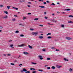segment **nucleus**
Wrapping results in <instances>:
<instances>
[{
    "mask_svg": "<svg viewBox=\"0 0 73 73\" xmlns=\"http://www.w3.org/2000/svg\"><path fill=\"white\" fill-rule=\"evenodd\" d=\"M13 44H11L10 46V47H13Z\"/></svg>",
    "mask_w": 73,
    "mask_h": 73,
    "instance_id": "nucleus-33",
    "label": "nucleus"
},
{
    "mask_svg": "<svg viewBox=\"0 0 73 73\" xmlns=\"http://www.w3.org/2000/svg\"><path fill=\"white\" fill-rule=\"evenodd\" d=\"M39 26H40V27H43V25H40Z\"/></svg>",
    "mask_w": 73,
    "mask_h": 73,
    "instance_id": "nucleus-49",
    "label": "nucleus"
},
{
    "mask_svg": "<svg viewBox=\"0 0 73 73\" xmlns=\"http://www.w3.org/2000/svg\"><path fill=\"white\" fill-rule=\"evenodd\" d=\"M72 68H70V69L69 70V72H72Z\"/></svg>",
    "mask_w": 73,
    "mask_h": 73,
    "instance_id": "nucleus-21",
    "label": "nucleus"
},
{
    "mask_svg": "<svg viewBox=\"0 0 73 73\" xmlns=\"http://www.w3.org/2000/svg\"><path fill=\"white\" fill-rule=\"evenodd\" d=\"M44 19H47L48 17H44Z\"/></svg>",
    "mask_w": 73,
    "mask_h": 73,
    "instance_id": "nucleus-40",
    "label": "nucleus"
},
{
    "mask_svg": "<svg viewBox=\"0 0 73 73\" xmlns=\"http://www.w3.org/2000/svg\"><path fill=\"white\" fill-rule=\"evenodd\" d=\"M69 17H73V16L72 15H70L69 16Z\"/></svg>",
    "mask_w": 73,
    "mask_h": 73,
    "instance_id": "nucleus-27",
    "label": "nucleus"
},
{
    "mask_svg": "<svg viewBox=\"0 0 73 73\" xmlns=\"http://www.w3.org/2000/svg\"><path fill=\"white\" fill-rule=\"evenodd\" d=\"M25 73H30V71H27L25 72Z\"/></svg>",
    "mask_w": 73,
    "mask_h": 73,
    "instance_id": "nucleus-28",
    "label": "nucleus"
},
{
    "mask_svg": "<svg viewBox=\"0 0 73 73\" xmlns=\"http://www.w3.org/2000/svg\"><path fill=\"white\" fill-rule=\"evenodd\" d=\"M3 18H4V19H7L8 18V17L7 16H5V17H4Z\"/></svg>",
    "mask_w": 73,
    "mask_h": 73,
    "instance_id": "nucleus-8",
    "label": "nucleus"
},
{
    "mask_svg": "<svg viewBox=\"0 0 73 73\" xmlns=\"http://www.w3.org/2000/svg\"><path fill=\"white\" fill-rule=\"evenodd\" d=\"M51 68L52 69H56V67H54V66H52Z\"/></svg>",
    "mask_w": 73,
    "mask_h": 73,
    "instance_id": "nucleus-11",
    "label": "nucleus"
},
{
    "mask_svg": "<svg viewBox=\"0 0 73 73\" xmlns=\"http://www.w3.org/2000/svg\"><path fill=\"white\" fill-rule=\"evenodd\" d=\"M11 65H14L15 64L14 63H11Z\"/></svg>",
    "mask_w": 73,
    "mask_h": 73,
    "instance_id": "nucleus-36",
    "label": "nucleus"
},
{
    "mask_svg": "<svg viewBox=\"0 0 73 73\" xmlns=\"http://www.w3.org/2000/svg\"><path fill=\"white\" fill-rule=\"evenodd\" d=\"M52 37H51V36H48L47 38H48V39H49V38H52Z\"/></svg>",
    "mask_w": 73,
    "mask_h": 73,
    "instance_id": "nucleus-29",
    "label": "nucleus"
},
{
    "mask_svg": "<svg viewBox=\"0 0 73 73\" xmlns=\"http://www.w3.org/2000/svg\"><path fill=\"white\" fill-rule=\"evenodd\" d=\"M14 62H17V61L15 60V61H14Z\"/></svg>",
    "mask_w": 73,
    "mask_h": 73,
    "instance_id": "nucleus-51",
    "label": "nucleus"
},
{
    "mask_svg": "<svg viewBox=\"0 0 73 73\" xmlns=\"http://www.w3.org/2000/svg\"><path fill=\"white\" fill-rule=\"evenodd\" d=\"M4 13H6L7 15H8V12L7 11H4Z\"/></svg>",
    "mask_w": 73,
    "mask_h": 73,
    "instance_id": "nucleus-18",
    "label": "nucleus"
},
{
    "mask_svg": "<svg viewBox=\"0 0 73 73\" xmlns=\"http://www.w3.org/2000/svg\"><path fill=\"white\" fill-rule=\"evenodd\" d=\"M64 61H69V60L68 59H66L65 58H64Z\"/></svg>",
    "mask_w": 73,
    "mask_h": 73,
    "instance_id": "nucleus-4",
    "label": "nucleus"
},
{
    "mask_svg": "<svg viewBox=\"0 0 73 73\" xmlns=\"http://www.w3.org/2000/svg\"><path fill=\"white\" fill-rule=\"evenodd\" d=\"M12 21H15V20H16V19H12Z\"/></svg>",
    "mask_w": 73,
    "mask_h": 73,
    "instance_id": "nucleus-32",
    "label": "nucleus"
},
{
    "mask_svg": "<svg viewBox=\"0 0 73 73\" xmlns=\"http://www.w3.org/2000/svg\"><path fill=\"white\" fill-rule=\"evenodd\" d=\"M61 67H62V66H56V68H60Z\"/></svg>",
    "mask_w": 73,
    "mask_h": 73,
    "instance_id": "nucleus-5",
    "label": "nucleus"
},
{
    "mask_svg": "<svg viewBox=\"0 0 73 73\" xmlns=\"http://www.w3.org/2000/svg\"><path fill=\"white\" fill-rule=\"evenodd\" d=\"M51 34H52L51 33H48L46 35V36H48V35H51Z\"/></svg>",
    "mask_w": 73,
    "mask_h": 73,
    "instance_id": "nucleus-19",
    "label": "nucleus"
},
{
    "mask_svg": "<svg viewBox=\"0 0 73 73\" xmlns=\"http://www.w3.org/2000/svg\"><path fill=\"white\" fill-rule=\"evenodd\" d=\"M28 7H31V6L29 5H27Z\"/></svg>",
    "mask_w": 73,
    "mask_h": 73,
    "instance_id": "nucleus-57",
    "label": "nucleus"
},
{
    "mask_svg": "<svg viewBox=\"0 0 73 73\" xmlns=\"http://www.w3.org/2000/svg\"><path fill=\"white\" fill-rule=\"evenodd\" d=\"M16 10H18V8H15Z\"/></svg>",
    "mask_w": 73,
    "mask_h": 73,
    "instance_id": "nucleus-58",
    "label": "nucleus"
},
{
    "mask_svg": "<svg viewBox=\"0 0 73 73\" xmlns=\"http://www.w3.org/2000/svg\"><path fill=\"white\" fill-rule=\"evenodd\" d=\"M39 38H40V39H42V38H43V36H39Z\"/></svg>",
    "mask_w": 73,
    "mask_h": 73,
    "instance_id": "nucleus-13",
    "label": "nucleus"
},
{
    "mask_svg": "<svg viewBox=\"0 0 73 73\" xmlns=\"http://www.w3.org/2000/svg\"><path fill=\"white\" fill-rule=\"evenodd\" d=\"M24 35L23 34L20 35V36L21 37H24Z\"/></svg>",
    "mask_w": 73,
    "mask_h": 73,
    "instance_id": "nucleus-24",
    "label": "nucleus"
},
{
    "mask_svg": "<svg viewBox=\"0 0 73 73\" xmlns=\"http://www.w3.org/2000/svg\"><path fill=\"white\" fill-rule=\"evenodd\" d=\"M42 51H44V52H45V49L44 48L42 49Z\"/></svg>",
    "mask_w": 73,
    "mask_h": 73,
    "instance_id": "nucleus-42",
    "label": "nucleus"
},
{
    "mask_svg": "<svg viewBox=\"0 0 73 73\" xmlns=\"http://www.w3.org/2000/svg\"><path fill=\"white\" fill-rule=\"evenodd\" d=\"M38 58H40V60H43V58L42 57V56H41L40 55H39L38 56Z\"/></svg>",
    "mask_w": 73,
    "mask_h": 73,
    "instance_id": "nucleus-2",
    "label": "nucleus"
},
{
    "mask_svg": "<svg viewBox=\"0 0 73 73\" xmlns=\"http://www.w3.org/2000/svg\"><path fill=\"white\" fill-rule=\"evenodd\" d=\"M35 20H36V21H37V20H38V18H35Z\"/></svg>",
    "mask_w": 73,
    "mask_h": 73,
    "instance_id": "nucleus-31",
    "label": "nucleus"
},
{
    "mask_svg": "<svg viewBox=\"0 0 73 73\" xmlns=\"http://www.w3.org/2000/svg\"><path fill=\"white\" fill-rule=\"evenodd\" d=\"M16 8V7H13V9H15Z\"/></svg>",
    "mask_w": 73,
    "mask_h": 73,
    "instance_id": "nucleus-55",
    "label": "nucleus"
},
{
    "mask_svg": "<svg viewBox=\"0 0 73 73\" xmlns=\"http://www.w3.org/2000/svg\"><path fill=\"white\" fill-rule=\"evenodd\" d=\"M23 71L24 72H27V70L25 68H23Z\"/></svg>",
    "mask_w": 73,
    "mask_h": 73,
    "instance_id": "nucleus-14",
    "label": "nucleus"
},
{
    "mask_svg": "<svg viewBox=\"0 0 73 73\" xmlns=\"http://www.w3.org/2000/svg\"><path fill=\"white\" fill-rule=\"evenodd\" d=\"M19 25H22V26H23V24H22L21 23L19 24Z\"/></svg>",
    "mask_w": 73,
    "mask_h": 73,
    "instance_id": "nucleus-39",
    "label": "nucleus"
},
{
    "mask_svg": "<svg viewBox=\"0 0 73 73\" xmlns=\"http://www.w3.org/2000/svg\"><path fill=\"white\" fill-rule=\"evenodd\" d=\"M48 24H49V25H53V24H50L49 23H48Z\"/></svg>",
    "mask_w": 73,
    "mask_h": 73,
    "instance_id": "nucleus-44",
    "label": "nucleus"
},
{
    "mask_svg": "<svg viewBox=\"0 0 73 73\" xmlns=\"http://www.w3.org/2000/svg\"><path fill=\"white\" fill-rule=\"evenodd\" d=\"M36 73V71L33 72V73Z\"/></svg>",
    "mask_w": 73,
    "mask_h": 73,
    "instance_id": "nucleus-48",
    "label": "nucleus"
},
{
    "mask_svg": "<svg viewBox=\"0 0 73 73\" xmlns=\"http://www.w3.org/2000/svg\"><path fill=\"white\" fill-rule=\"evenodd\" d=\"M39 7H40V8H45V6H39Z\"/></svg>",
    "mask_w": 73,
    "mask_h": 73,
    "instance_id": "nucleus-15",
    "label": "nucleus"
},
{
    "mask_svg": "<svg viewBox=\"0 0 73 73\" xmlns=\"http://www.w3.org/2000/svg\"><path fill=\"white\" fill-rule=\"evenodd\" d=\"M44 4H46V2H44Z\"/></svg>",
    "mask_w": 73,
    "mask_h": 73,
    "instance_id": "nucleus-54",
    "label": "nucleus"
},
{
    "mask_svg": "<svg viewBox=\"0 0 73 73\" xmlns=\"http://www.w3.org/2000/svg\"><path fill=\"white\" fill-rule=\"evenodd\" d=\"M57 13H60V12L58 11L57 12Z\"/></svg>",
    "mask_w": 73,
    "mask_h": 73,
    "instance_id": "nucleus-60",
    "label": "nucleus"
},
{
    "mask_svg": "<svg viewBox=\"0 0 73 73\" xmlns=\"http://www.w3.org/2000/svg\"><path fill=\"white\" fill-rule=\"evenodd\" d=\"M44 15H46V12H44Z\"/></svg>",
    "mask_w": 73,
    "mask_h": 73,
    "instance_id": "nucleus-63",
    "label": "nucleus"
},
{
    "mask_svg": "<svg viewBox=\"0 0 73 73\" xmlns=\"http://www.w3.org/2000/svg\"><path fill=\"white\" fill-rule=\"evenodd\" d=\"M28 15H31V13H28Z\"/></svg>",
    "mask_w": 73,
    "mask_h": 73,
    "instance_id": "nucleus-56",
    "label": "nucleus"
},
{
    "mask_svg": "<svg viewBox=\"0 0 73 73\" xmlns=\"http://www.w3.org/2000/svg\"><path fill=\"white\" fill-rule=\"evenodd\" d=\"M28 47H29V48L30 49H32V46H31L30 45H29Z\"/></svg>",
    "mask_w": 73,
    "mask_h": 73,
    "instance_id": "nucleus-12",
    "label": "nucleus"
},
{
    "mask_svg": "<svg viewBox=\"0 0 73 73\" xmlns=\"http://www.w3.org/2000/svg\"><path fill=\"white\" fill-rule=\"evenodd\" d=\"M28 4H32V3L31 2H28Z\"/></svg>",
    "mask_w": 73,
    "mask_h": 73,
    "instance_id": "nucleus-30",
    "label": "nucleus"
},
{
    "mask_svg": "<svg viewBox=\"0 0 73 73\" xmlns=\"http://www.w3.org/2000/svg\"><path fill=\"white\" fill-rule=\"evenodd\" d=\"M66 38L67 40H72V38L69 37H66Z\"/></svg>",
    "mask_w": 73,
    "mask_h": 73,
    "instance_id": "nucleus-3",
    "label": "nucleus"
},
{
    "mask_svg": "<svg viewBox=\"0 0 73 73\" xmlns=\"http://www.w3.org/2000/svg\"><path fill=\"white\" fill-rule=\"evenodd\" d=\"M47 69H50V67H48Z\"/></svg>",
    "mask_w": 73,
    "mask_h": 73,
    "instance_id": "nucleus-46",
    "label": "nucleus"
},
{
    "mask_svg": "<svg viewBox=\"0 0 73 73\" xmlns=\"http://www.w3.org/2000/svg\"><path fill=\"white\" fill-rule=\"evenodd\" d=\"M51 49H52V50H54V49H56L55 48H54V47H51Z\"/></svg>",
    "mask_w": 73,
    "mask_h": 73,
    "instance_id": "nucleus-17",
    "label": "nucleus"
},
{
    "mask_svg": "<svg viewBox=\"0 0 73 73\" xmlns=\"http://www.w3.org/2000/svg\"><path fill=\"white\" fill-rule=\"evenodd\" d=\"M4 6L3 5H0V7H1V8L3 7Z\"/></svg>",
    "mask_w": 73,
    "mask_h": 73,
    "instance_id": "nucleus-22",
    "label": "nucleus"
},
{
    "mask_svg": "<svg viewBox=\"0 0 73 73\" xmlns=\"http://www.w3.org/2000/svg\"><path fill=\"white\" fill-rule=\"evenodd\" d=\"M52 20V21H53L54 23H56L57 22V21L54 19H53Z\"/></svg>",
    "mask_w": 73,
    "mask_h": 73,
    "instance_id": "nucleus-7",
    "label": "nucleus"
},
{
    "mask_svg": "<svg viewBox=\"0 0 73 73\" xmlns=\"http://www.w3.org/2000/svg\"><path fill=\"white\" fill-rule=\"evenodd\" d=\"M47 60H50V58H47Z\"/></svg>",
    "mask_w": 73,
    "mask_h": 73,
    "instance_id": "nucleus-20",
    "label": "nucleus"
},
{
    "mask_svg": "<svg viewBox=\"0 0 73 73\" xmlns=\"http://www.w3.org/2000/svg\"><path fill=\"white\" fill-rule=\"evenodd\" d=\"M7 8H8V9H9L10 8H11V7L9 6H7Z\"/></svg>",
    "mask_w": 73,
    "mask_h": 73,
    "instance_id": "nucleus-25",
    "label": "nucleus"
},
{
    "mask_svg": "<svg viewBox=\"0 0 73 73\" xmlns=\"http://www.w3.org/2000/svg\"><path fill=\"white\" fill-rule=\"evenodd\" d=\"M22 64H19V66H20V67H21V65H22Z\"/></svg>",
    "mask_w": 73,
    "mask_h": 73,
    "instance_id": "nucleus-50",
    "label": "nucleus"
},
{
    "mask_svg": "<svg viewBox=\"0 0 73 73\" xmlns=\"http://www.w3.org/2000/svg\"><path fill=\"white\" fill-rule=\"evenodd\" d=\"M68 23H69L70 24H71L72 23H73V22L72 21H68Z\"/></svg>",
    "mask_w": 73,
    "mask_h": 73,
    "instance_id": "nucleus-10",
    "label": "nucleus"
},
{
    "mask_svg": "<svg viewBox=\"0 0 73 73\" xmlns=\"http://www.w3.org/2000/svg\"><path fill=\"white\" fill-rule=\"evenodd\" d=\"M15 33H19V31H15Z\"/></svg>",
    "mask_w": 73,
    "mask_h": 73,
    "instance_id": "nucleus-26",
    "label": "nucleus"
},
{
    "mask_svg": "<svg viewBox=\"0 0 73 73\" xmlns=\"http://www.w3.org/2000/svg\"><path fill=\"white\" fill-rule=\"evenodd\" d=\"M53 20V19H49V20L50 21H53V20Z\"/></svg>",
    "mask_w": 73,
    "mask_h": 73,
    "instance_id": "nucleus-37",
    "label": "nucleus"
},
{
    "mask_svg": "<svg viewBox=\"0 0 73 73\" xmlns=\"http://www.w3.org/2000/svg\"><path fill=\"white\" fill-rule=\"evenodd\" d=\"M30 30L31 31H33V30H34V29H30Z\"/></svg>",
    "mask_w": 73,
    "mask_h": 73,
    "instance_id": "nucleus-43",
    "label": "nucleus"
},
{
    "mask_svg": "<svg viewBox=\"0 0 73 73\" xmlns=\"http://www.w3.org/2000/svg\"><path fill=\"white\" fill-rule=\"evenodd\" d=\"M3 55H4V56H7V55H6V54H4Z\"/></svg>",
    "mask_w": 73,
    "mask_h": 73,
    "instance_id": "nucleus-59",
    "label": "nucleus"
},
{
    "mask_svg": "<svg viewBox=\"0 0 73 73\" xmlns=\"http://www.w3.org/2000/svg\"><path fill=\"white\" fill-rule=\"evenodd\" d=\"M22 1L23 2H25V0H22Z\"/></svg>",
    "mask_w": 73,
    "mask_h": 73,
    "instance_id": "nucleus-53",
    "label": "nucleus"
},
{
    "mask_svg": "<svg viewBox=\"0 0 73 73\" xmlns=\"http://www.w3.org/2000/svg\"><path fill=\"white\" fill-rule=\"evenodd\" d=\"M38 70L39 72H42V70Z\"/></svg>",
    "mask_w": 73,
    "mask_h": 73,
    "instance_id": "nucleus-34",
    "label": "nucleus"
},
{
    "mask_svg": "<svg viewBox=\"0 0 73 73\" xmlns=\"http://www.w3.org/2000/svg\"><path fill=\"white\" fill-rule=\"evenodd\" d=\"M61 27L62 28H64V25H61Z\"/></svg>",
    "mask_w": 73,
    "mask_h": 73,
    "instance_id": "nucleus-38",
    "label": "nucleus"
},
{
    "mask_svg": "<svg viewBox=\"0 0 73 73\" xmlns=\"http://www.w3.org/2000/svg\"><path fill=\"white\" fill-rule=\"evenodd\" d=\"M23 70H21V72H22V73H23Z\"/></svg>",
    "mask_w": 73,
    "mask_h": 73,
    "instance_id": "nucleus-61",
    "label": "nucleus"
},
{
    "mask_svg": "<svg viewBox=\"0 0 73 73\" xmlns=\"http://www.w3.org/2000/svg\"><path fill=\"white\" fill-rule=\"evenodd\" d=\"M31 63L32 64H33V65H36V64H37V63L33 62H32Z\"/></svg>",
    "mask_w": 73,
    "mask_h": 73,
    "instance_id": "nucleus-16",
    "label": "nucleus"
},
{
    "mask_svg": "<svg viewBox=\"0 0 73 73\" xmlns=\"http://www.w3.org/2000/svg\"><path fill=\"white\" fill-rule=\"evenodd\" d=\"M51 5H55V4L53 3H52V4H51Z\"/></svg>",
    "mask_w": 73,
    "mask_h": 73,
    "instance_id": "nucleus-41",
    "label": "nucleus"
},
{
    "mask_svg": "<svg viewBox=\"0 0 73 73\" xmlns=\"http://www.w3.org/2000/svg\"><path fill=\"white\" fill-rule=\"evenodd\" d=\"M20 3H22V1H20Z\"/></svg>",
    "mask_w": 73,
    "mask_h": 73,
    "instance_id": "nucleus-62",
    "label": "nucleus"
},
{
    "mask_svg": "<svg viewBox=\"0 0 73 73\" xmlns=\"http://www.w3.org/2000/svg\"><path fill=\"white\" fill-rule=\"evenodd\" d=\"M24 44H22L21 45H19L18 46L21 47V46H24Z\"/></svg>",
    "mask_w": 73,
    "mask_h": 73,
    "instance_id": "nucleus-9",
    "label": "nucleus"
},
{
    "mask_svg": "<svg viewBox=\"0 0 73 73\" xmlns=\"http://www.w3.org/2000/svg\"><path fill=\"white\" fill-rule=\"evenodd\" d=\"M14 16H15V17H17V15H15Z\"/></svg>",
    "mask_w": 73,
    "mask_h": 73,
    "instance_id": "nucleus-47",
    "label": "nucleus"
},
{
    "mask_svg": "<svg viewBox=\"0 0 73 73\" xmlns=\"http://www.w3.org/2000/svg\"><path fill=\"white\" fill-rule=\"evenodd\" d=\"M46 2L47 3H49V1H46Z\"/></svg>",
    "mask_w": 73,
    "mask_h": 73,
    "instance_id": "nucleus-52",
    "label": "nucleus"
},
{
    "mask_svg": "<svg viewBox=\"0 0 73 73\" xmlns=\"http://www.w3.org/2000/svg\"><path fill=\"white\" fill-rule=\"evenodd\" d=\"M2 28H3V27L0 26V29H2Z\"/></svg>",
    "mask_w": 73,
    "mask_h": 73,
    "instance_id": "nucleus-35",
    "label": "nucleus"
},
{
    "mask_svg": "<svg viewBox=\"0 0 73 73\" xmlns=\"http://www.w3.org/2000/svg\"><path fill=\"white\" fill-rule=\"evenodd\" d=\"M59 50H60L59 49H56V51L57 52L59 51Z\"/></svg>",
    "mask_w": 73,
    "mask_h": 73,
    "instance_id": "nucleus-45",
    "label": "nucleus"
},
{
    "mask_svg": "<svg viewBox=\"0 0 73 73\" xmlns=\"http://www.w3.org/2000/svg\"><path fill=\"white\" fill-rule=\"evenodd\" d=\"M32 35L34 36H37L38 35V33L34 32L32 33Z\"/></svg>",
    "mask_w": 73,
    "mask_h": 73,
    "instance_id": "nucleus-1",
    "label": "nucleus"
},
{
    "mask_svg": "<svg viewBox=\"0 0 73 73\" xmlns=\"http://www.w3.org/2000/svg\"><path fill=\"white\" fill-rule=\"evenodd\" d=\"M23 53L24 54H28V52H23Z\"/></svg>",
    "mask_w": 73,
    "mask_h": 73,
    "instance_id": "nucleus-6",
    "label": "nucleus"
},
{
    "mask_svg": "<svg viewBox=\"0 0 73 73\" xmlns=\"http://www.w3.org/2000/svg\"><path fill=\"white\" fill-rule=\"evenodd\" d=\"M65 11H70V9H66L65 10Z\"/></svg>",
    "mask_w": 73,
    "mask_h": 73,
    "instance_id": "nucleus-23",
    "label": "nucleus"
},
{
    "mask_svg": "<svg viewBox=\"0 0 73 73\" xmlns=\"http://www.w3.org/2000/svg\"><path fill=\"white\" fill-rule=\"evenodd\" d=\"M30 69V70H33V68H31Z\"/></svg>",
    "mask_w": 73,
    "mask_h": 73,
    "instance_id": "nucleus-64",
    "label": "nucleus"
}]
</instances>
